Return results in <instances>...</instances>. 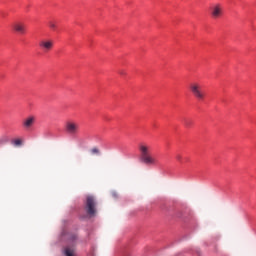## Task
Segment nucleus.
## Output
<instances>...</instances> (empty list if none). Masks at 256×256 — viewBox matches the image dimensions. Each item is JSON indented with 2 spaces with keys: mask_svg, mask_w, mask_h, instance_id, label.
Instances as JSON below:
<instances>
[{
  "mask_svg": "<svg viewBox=\"0 0 256 256\" xmlns=\"http://www.w3.org/2000/svg\"><path fill=\"white\" fill-rule=\"evenodd\" d=\"M65 129L68 135H77V133H79V124H77V122L69 121L66 123Z\"/></svg>",
  "mask_w": 256,
  "mask_h": 256,
  "instance_id": "nucleus-4",
  "label": "nucleus"
},
{
  "mask_svg": "<svg viewBox=\"0 0 256 256\" xmlns=\"http://www.w3.org/2000/svg\"><path fill=\"white\" fill-rule=\"evenodd\" d=\"M85 211L89 217H95V215H97V200L95 196H86Z\"/></svg>",
  "mask_w": 256,
  "mask_h": 256,
  "instance_id": "nucleus-2",
  "label": "nucleus"
},
{
  "mask_svg": "<svg viewBox=\"0 0 256 256\" xmlns=\"http://www.w3.org/2000/svg\"><path fill=\"white\" fill-rule=\"evenodd\" d=\"M6 140L0 139V143H5Z\"/></svg>",
  "mask_w": 256,
  "mask_h": 256,
  "instance_id": "nucleus-13",
  "label": "nucleus"
},
{
  "mask_svg": "<svg viewBox=\"0 0 256 256\" xmlns=\"http://www.w3.org/2000/svg\"><path fill=\"white\" fill-rule=\"evenodd\" d=\"M211 15H212L213 19H219V17H221V15H223V6H221V4H215L211 8Z\"/></svg>",
  "mask_w": 256,
  "mask_h": 256,
  "instance_id": "nucleus-6",
  "label": "nucleus"
},
{
  "mask_svg": "<svg viewBox=\"0 0 256 256\" xmlns=\"http://www.w3.org/2000/svg\"><path fill=\"white\" fill-rule=\"evenodd\" d=\"M12 145H14V147H22L23 139L16 138V139L12 140Z\"/></svg>",
  "mask_w": 256,
  "mask_h": 256,
  "instance_id": "nucleus-9",
  "label": "nucleus"
},
{
  "mask_svg": "<svg viewBox=\"0 0 256 256\" xmlns=\"http://www.w3.org/2000/svg\"><path fill=\"white\" fill-rule=\"evenodd\" d=\"M13 30L20 35L27 33V26L23 22H16L13 24Z\"/></svg>",
  "mask_w": 256,
  "mask_h": 256,
  "instance_id": "nucleus-7",
  "label": "nucleus"
},
{
  "mask_svg": "<svg viewBox=\"0 0 256 256\" xmlns=\"http://www.w3.org/2000/svg\"><path fill=\"white\" fill-rule=\"evenodd\" d=\"M190 91L192 95L198 99V101H203L205 99V92L203 91V88L201 87V84L197 82H193L190 84Z\"/></svg>",
  "mask_w": 256,
  "mask_h": 256,
  "instance_id": "nucleus-3",
  "label": "nucleus"
},
{
  "mask_svg": "<svg viewBox=\"0 0 256 256\" xmlns=\"http://www.w3.org/2000/svg\"><path fill=\"white\" fill-rule=\"evenodd\" d=\"M73 239H77V236H74Z\"/></svg>",
  "mask_w": 256,
  "mask_h": 256,
  "instance_id": "nucleus-15",
  "label": "nucleus"
},
{
  "mask_svg": "<svg viewBox=\"0 0 256 256\" xmlns=\"http://www.w3.org/2000/svg\"><path fill=\"white\" fill-rule=\"evenodd\" d=\"M90 152L92 153V155H99L101 153V151L97 147L92 148Z\"/></svg>",
  "mask_w": 256,
  "mask_h": 256,
  "instance_id": "nucleus-11",
  "label": "nucleus"
},
{
  "mask_svg": "<svg viewBox=\"0 0 256 256\" xmlns=\"http://www.w3.org/2000/svg\"><path fill=\"white\" fill-rule=\"evenodd\" d=\"M54 42L51 39L42 40L39 42V47L42 51H51L53 49Z\"/></svg>",
  "mask_w": 256,
  "mask_h": 256,
  "instance_id": "nucleus-5",
  "label": "nucleus"
},
{
  "mask_svg": "<svg viewBox=\"0 0 256 256\" xmlns=\"http://www.w3.org/2000/svg\"><path fill=\"white\" fill-rule=\"evenodd\" d=\"M177 159H178V160H181V156H177Z\"/></svg>",
  "mask_w": 256,
  "mask_h": 256,
  "instance_id": "nucleus-14",
  "label": "nucleus"
},
{
  "mask_svg": "<svg viewBox=\"0 0 256 256\" xmlns=\"http://www.w3.org/2000/svg\"><path fill=\"white\" fill-rule=\"evenodd\" d=\"M139 153H140V162L144 165H158L159 160L153 156L151 152V146L146 143H142L139 145Z\"/></svg>",
  "mask_w": 256,
  "mask_h": 256,
  "instance_id": "nucleus-1",
  "label": "nucleus"
},
{
  "mask_svg": "<svg viewBox=\"0 0 256 256\" xmlns=\"http://www.w3.org/2000/svg\"><path fill=\"white\" fill-rule=\"evenodd\" d=\"M22 125L24 129H31L33 125H35V116L27 117L23 122Z\"/></svg>",
  "mask_w": 256,
  "mask_h": 256,
  "instance_id": "nucleus-8",
  "label": "nucleus"
},
{
  "mask_svg": "<svg viewBox=\"0 0 256 256\" xmlns=\"http://www.w3.org/2000/svg\"><path fill=\"white\" fill-rule=\"evenodd\" d=\"M48 27H49L52 31H57V22H55V21H49V22H48Z\"/></svg>",
  "mask_w": 256,
  "mask_h": 256,
  "instance_id": "nucleus-10",
  "label": "nucleus"
},
{
  "mask_svg": "<svg viewBox=\"0 0 256 256\" xmlns=\"http://www.w3.org/2000/svg\"><path fill=\"white\" fill-rule=\"evenodd\" d=\"M184 125H185V127L189 128V127H191V125H193V121H191L189 119H185Z\"/></svg>",
  "mask_w": 256,
  "mask_h": 256,
  "instance_id": "nucleus-12",
  "label": "nucleus"
}]
</instances>
